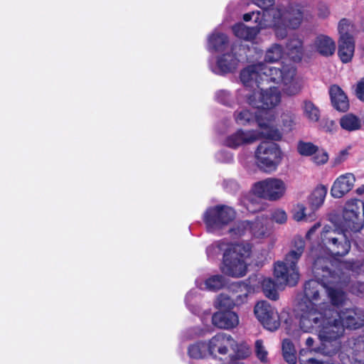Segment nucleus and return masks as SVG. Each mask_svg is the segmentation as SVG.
<instances>
[{
    "label": "nucleus",
    "instance_id": "f257e3e1",
    "mask_svg": "<svg viewBox=\"0 0 364 364\" xmlns=\"http://www.w3.org/2000/svg\"><path fill=\"white\" fill-rule=\"evenodd\" d=\"M322 286L316 280L304 286V300L299 304V327L306 333L316 331L321 342L327 349H333L343 364H364V342L350 339L341 344L343 326L335 312L325 303Z\"/></svg>",
    "mask_w": 364,
    "mask_h": 364
},
{
    "label": "nucleus",
    "instance_id": "f03ea898",
    "mask_svg": "<svg viewBox=\"0 0 364 364\" xmlns=\"http://www.w3.org/2000/svg\"><path fill=\"white\" fill-rule=\"evenodd\" d=\"M343 230L334 228L329 225L323 228L320 235L321 248L312 250L311 255L315 257L313 273L316 281L325 287L331 303L335 306L343 304L346 296L343 291L334 290V284L346 283L348 277L346 272L339 269V264L332 261L334 257H343L350 250V241L348 236V231L356 232L345 225V219L342 223Z\"/></svg>",
    "mask_w": 364,
    "mask_h": 364
},
{
    "label": "nucleus",
    "instance_id": "7ed1b4c3",
    "mask_svg": "<svg viewBox=\"0 0 364 364\" xmlns=\"http://www.w3.org/2000/svg\"><path fill=\"white\" fill-rule=\"evenodd\" d=\"M255 4L262 9V14L259 11L247 13L243 16L245 21H253L257 23L259 29L274 28L277 35L283 38L286 36L285 28H298L304 20H309L312 17L309 6L296 5L291 6L287 11L280 9L272 8L274 0H255Z\"/></svg>",
    "mask_w": 364,
    "mask_h": 364
},
{
    "label": "nucleus",
    "instance_id": "20e7f679",
    "mask_svg": "<svg viewBox=\"0 0 364 364\" xmlns=\"http://www.w3.org/2000/svg\"><path fill=\"white\" fill-rule=\"evenodd\" d=\"M261 71L266 77H261V81H257L259 85L272 81L274 83L282 84V92L287 96L299 95L303 88L302 80L296 75V68L291 65H284L282 68L267 65L262 63L251 65L243 69L240 73V80L245 85H250L252 76H257Z\"/></svg>",
    "mask_w": 364,
    "mask_h": 364
},
{
    "label": "nucleus",
    "instance_id": "39448f33",
    "mask_svg": "<svg viewBox=\"0 0 364 364\" xmlns=\"http://www.w3.org/2000/svg\"><path fill=\"white\" fill-rule=\"evenodd\" d=\"M224 251L222 272L232 277H241L247 272L246 259L252 252V246L250 243H235L228 245L219 241L207 248L208 257H214Z\"/></svg>",
    "mask_w": 364,
    "mask_h": 364
},
{
    "label": "nucleus",
    "instance_id": "423d86ee",
    "mask_svg": "<svg viewBox=\"0 0 364 364\" xmlns=\"http://www.w3.org/2000/svg\"><path fill=\"white\" fill-rule=\"evenodd\" d=\"M259 129H238L231 134L225 140V144L230 148L237 149L240 146L255 142L261 139H268L279 141L282 138V133L274 126L271 125V119L267 122L262 118L257 117Z\"/></svg>",
    "mask_w": 364,
    "mask_h": 364
},
{
    "label": "nucleus",
    "instance_id": "0eeeda50",
    "mask_svg": "<svg viewBox=\"0 0 364 364\" xmlns=\"http://www.w3.org/2000/svg\"><path fill=\"white\" fill-rule=\"evenodd\" d=\"M261 77L263 79L266 78L262 72L259 71L257 76H252V82H250V85L242 82L245 87L252 90V93L246 94L247 102L250 105L258 109L270 110L279 105L282 97L281 92L278 87L272 86L266 87L272 81L265 82L263 85L257 83V81H261Z\"/></svg>",
    "mask_w": 364,
    "mask_h": 364
},
{
    "label": "nucleus",
    "instance_id": "6e6552de",
    "mask_svg": "<svg viewBox=\"0 0 364 364\" xmlns=\"http://www.w3.org/2000/svg\"><path fill=\"white\" fill-rule=\"evenodd\" d=\"M282 158V151L277 144L263 142L255 151L256 164L264 172L276 171Z\"/></svg>",
    "mask_w": 364,
    "mask_h": 364
},
{
    "label": "nucleus",
    "instance_id": "1a4fd4ad",
    "mask_svg": "<svg viewBox=\"0 0 364 364\" xmlns=\"http://www.w3.org/2000/svg\"><path fill=\"white\" fill-rule=\"evenodd\" d=\"M235 218V210L227 205L211 207L205 212L203 220L208 232L218 233Z\"/></svg>",
    "mask_w": 364,
    "mask_h": 364
},
{
    "label": "nucleus",
    "instance_id": "9d476101",
    "mask_svg": "<svg viewBox=\"0 0 364 364\" xmlns=\"http://www.w3.org/2000/svg\"><path fill=\"white\" fill-rule=\"evenodd\" d=\"M287 183L281 178L270 177L255 183L252 191L258 197L269 201H277L284 197Z\"/></svg>",
    "mask_w": 364,
    "mask_h": 364
},
{
    "label": "nucleus",
    "instance_id": "9b49d317",
    "mask_svg": "<svg viewBox=\"0 0 364 364\" xmlns=\"http://www.w3.org/2000/svg\"><path fill=\"white\" fill-rule=\"evenodd\" d=\"M254 313L262 326L270 331H274L280 326V318L277 310L266 301L258 302Z\"/></svg>",
    "mask_w": 364,
    "mask_h": 364
},
{
    "label": "nucleus",
    "instance_id": "f8f14e48",
    "mask_svg": "<svg viewBox=\"0 0 364 364\" xmlns=\"http://www.w3.org/2000/svg\"><path fill=\"white\" fill-rule=\"evenodd\" d=\"M296 261L277 262L274 265V274L277 282L280 285L294 286L299 279V274L296 268Z\"/></svg>",
    "mask_w": 364,
    "mask_h": 364
},
{
    "label": "nucleus",
    "instance_id": "ddd939ff",
    "mask_svg": "<svg viewBox=\"0 0 364 364\" xmlns=\"http://www.w3.org/2000/svg\"><path fill=\"white\" fill-rule=\"evenodd\" d=\"M315 339L312 337H308L305 341L306 348H302L299 351V363L300 364H324L323 360L310 357L312 354H321L328 357L333 356V349H327L324 346L323 342L321 346H315Z\"/></svg>",
    "mask_w": 364,
    "mask_h": 364
},
{
    "label": "nucleus",
    "instance_id": "4468645a",
    "mask_svg": "<svg viewBox=\"0 0 364 364\" xmlns=\"http://www.w3.org/2000/svg\"><path fill=\"white\" fill-rule=\"evenodd\" d=\"M240 62V57L232 50L220 55L215 63H210V68L213 73L223 75L234 72L239 67Z\"/></svg>",
    "mask_w": 364,
    "mask_h": 364
},
{
    "label": "nucleus",
    "instance_id": "2eb2a0df",
    "mask_svg": "<svg viewBox=\"0 0 364 364\" xmlns=\"http://www.w3.org/2000/svg\"><path fill=\"white\" fill-rule=\"evenodd\" d=\"M335 314L345 328L355 330L364 326V313L358 308L344 309Z\"/></svg>",
    "mask_w": 364,
    "mask_h": 364
},
{
    "label": "nucleus",
    "instance_id": "dca6fc26",
    "mask_svg": "<svg viewBox=\"0 0 364 364\" xmlns=\"http://www.w3.org/2000/svg\"><path fill=\"white\" fill-rule=\"evenodd\" d=\"M235 341L230 335L220 333L213 336L208 346V352L212 355H226L230 348H233Z\"/></svg>",
    "mask_w": 364,
    "mask_h": 364
},
{
    "label": "nucleus",
    "instance_id": "f3484780",
    "mask_svg": "<svg viewBox=\"0 0 364 364\" xmlns=\"http://www.w3.org/2000/svg\"><path fill=\"white\" fill-rule=\"evenodd\" d=\"M310 46L313 51L324 57L333 55L336 48L334 40L324 34L316 36Z\"/></svg>",
    "mask_w": 364,
    "mask_h": 364
},
{
    "label": "nucleus",
    "instance_id": "a211bd4d",
    "mask_svg": "<svg viewBox=\"0 0 364 364\" xmlns=\"http://www.w3.org/2000/svg\"><path fill=\"white\" fill-rule=\"evenodd\" d=\"M264 117L259 113L254 114L247 108L240 107L235 111L233 117L235 122L241 126L251 125L255 121L257 122V117L262 118L265 122L270 119L271 125L274 126V116L267 112H264Z\"/></svg>",
    "mask_w": 364,
    "mask_h": 364
},
{
    "label": "nucleus",
    "instance_id": "6ab92c4d",
    "mask_svg": "<svg viewBox=\"0 0 364 364\" xmlns=\"http://www.w3.org/2000/svg\"><path fill=\"white\" fill-rule=\"evenodd\" d=\"M355 178L353 173H347L338 176L333 182L331 194L335 198H341L353 187Z\"/></svg>",
    "mask_w": 364,
    "mask_h": 364
},
{
    "label": "nucleus",
    "instance_id": "aec40b11",
    "mask_svg": "<svg viewBox=\"0 0 364 364\" xmlns=\"http://www.w3.org/2000/svg\"><path fill=\"white\" fill-rule=\"evenodd\" d=\"M212 323L218 328L230 330L237 326L239 317L232 311H218L212 316Z\"/></svg>",
    "mask_w": 364,
    "mask_h": 364
},
{
    "label": "nucleus",
    "instance_id": "412c9836",
    "mask_svg": "<svg viewBox=\"0 0 364 364\" xmlns=\"http://www.w3.org/2000/svg\"><path fill=\"white\" fill-rule=\"evenodd\" d=\"M268 217L264 215L258 216L254 223H250V232L255 238L264 239L272 234V229L268 225Z\"/></svg>",
    "mask_w": 364,
    "mask_h": 364
},
{
    "label": "nucleus",
    "instance_id": "4be33fe9",
    "mask_svg": "<svg viewBox=\"0 0 364 364\" xmlns=\"http://www.w3.org/2000/svg\"><path fill=\"white\" fill-rule=\"evenodd\" d=\"M330 95L333 107L338 111L346 112L349 108L347 96L338 85H332L330 88Z\"/></svg>",
    "mask_w": 364,
    "mask_h": 364
},
{
    "label": "nucleus",
    "instance_id": "5701e85b",
    "mask_svg": "<svg viewBox=\"0 0 364 364\" xmlns=\"http://www.w3.org/2000/svg\"><path fill=\"white\" fill-rule=\"evenodd\" d=\"M228 43V38L225 34L215 31L208 37V49L211 51L222 52L226 49Z\"/></svg>",
    "mask_w": 364,
    "mask_h": 364
},
{
    "label": "nucleus",
    "instance_id": "b1692460",
    "mask_svg": "<svg viewBox=\"0 0 364 364\" xmlns=\"http://www.w3.org/2000/svg\"><path fill=\"white\" fill-rule=\"evenodd\" d=\"M355 51V43L353 38L338 41V55L343 63L351 61Z\"/></svg>",
    "mask_w": 364,
    "mask_h": 364
},
{
    "label": "nucleus",
    "instance_id": "393cba45",
    "mask_svg": "<svg viewBox=\"0 0 364 364\" xmlns=\"http://www.w3.org/2000/svg\"><path fill=\"white\" fill-rule=\"evenodd\" d=\"M196 286L202 290L217 291L225 284V279L221 275H213L204 282L200 279L196 281Z\"/></svg>",
    "mask_w": 364,
    "mask_h": 364
},
{
    "label": "nucleus",
    "instance_id": "a878e982",
    "mask_svg": "<svg viewBox=\"0 0 364 364\" xmlns=\"http://www.w3.org/2000/svg\"><path fill=\"white\" fill-rule=\"evenodd\" d=\"M251 291V287L245 282H239L233 285L232 296L235 306L245 303Z\"/></svg>",
    "mask_w": 364,
    "mask_h": 364
},
{
    "label": "nucleus",
    "instance_id": "bb28decb",
    "mask_svg": "<svg viewBox=\"0 0 364 364\" xmlns=\"http://www.w3.org/2000/svg\"><path fill=\"white\" fill-rule=\"evenodd\" d=\"M260 29L257 26L250 28L242 23L232 27V31L235 36L248 41H254Z\"/></svg>",
    "mask_w": 364,
    "mask_h": 364
},
{
    "label": "nucleus",
    "instance_id": "cd10ccee",
    "mask_svg": "<svg viewBox=\"0 0 364 364\" xmlns=\"http://www.w3.org/2000/svg\"><path fill=\"white\" fill-rule=\"evenodd\" d=\"M288 55L294 62L301 60L303 55V43L298 37L291 38L287 46Z\"/></svg>",
    "mask_w": 364,
    "mask_h": 364
},
{
    "label": "nucleus",
    "instance_id": "c85d7f7f",
    "mask_svg": "<svg viewBox=\"0 0 364 364\" xmlns=\"http://www.w3.org/2000/svg\"><path fill=\"white\" fill-rule=\"evenodd\" d=\"M340 125L342 129L348 132H353L360 129L362 122L358 117L349 113L341 117Z\"/></svg>",
    "mask_w": 364,
    "mask_h": 364
},
{
    "label": "nucleus",
    "instance_id": "c756f323",
    "mask_svg": "<svg viewBox=\"0 0 364 364\" xmlns=\"http://www.w3.org/2000/svg\"><path fill=\"white\" fill-rule=\"evenodd\" d=\"M303 115L311 122H317L320 119L318 107L310 100H304L301 106Z\"/></svg>",
    "mask_w": 364,
    "mask_h": 364
},
{
    "label": "nucleus",
    "instance_id": "7c9ffc66",
    "mask_svg": "<svg viewBox=\"0 0 364 364\" xmlns=\"http://www.w3.org/2000/svg\"><path fill=\"white\" fill-rule=\"evenodd\" d=\"M327 193L324 186H317L309 198V203L313 209H317L323 203Z\"/></svg>",
    "mask_w": 364,
    "mask_h": 364
},
{
    "label": "nucleus",
    "instance_id": "2f4dec72",
    "mask_svg": "<svg viewBox=\"0 0 364 364\" xmlns=\"http://www.w3.org/2000/svg\"><path fill=\"white\" fill-rule=\"evenodd\" d=\"M282 352L285 360L289 364H295L296 362V350L293 343L289 339H284L282 342Z\"/></svg>",
    "mask_w": 364,
    "mask_h": 364
},
{
    "label": "nucleus",
    "instance_id": "473e14b6",
    "mask_svg": "<svg viewBox=\"0 0 364 364\" xmlns=\"http://www.w3.org/2000/svg\"><path fill=\"white\" fill-rule=\"evenodd\" d=\"M284 54L282 46L278 44H274L267 50L264 60L269 63H274L282 59Z\"/></svg>",
    "mask_w": 364,
    "mask_h": 364
},
{
    "label": "nucleus",
    "instance_id": "72a5a7b5",
    "mask_svg": "<svg viewBox=\"0 0 364 364\" xmlns=\"http://www.w3.org/2000/svg\"><path fill=\"white\" fill-rule=\"evenodd\" d=\"M208 346L205 343H196L188 348V354L191 358L195 359L203 358L207 353Z\"/></svg>",
    "mask_w": 364,
    "mask_h": 364
},
{
    "label": "nucleus",
    "instance_id": "f704fd0d",
    "mask_svg": "<svg viewBox=\"0 0 364 364\" xmlns=\"http://www.w3.org/2000/svg\"><path fill=\"white\" fill-rule=\"evenodd\" d=\"M304 241L301 238L295 240V250H291L289 253L286 255V261H296L297 262L304 252Z\"/></svg>",
    "mask_w": 364,
    "mask_h": 364
},
{
    "label": "nucleus",
    "instance_id": "c9c22d12",
    "mask_svg": "<svg viewBox=\"0 0 364 364\" xmlns=\"http://www.w3.org/2000/svg\"><path fill=\"white\" fill-rule=\"evenodd\" d=\"M262 289L267 297L272 300L278 299V293L274 282L269 278L264 279L262 282Z\"/></svg>",
    "mask_w": 364,
    "mask_h": 364
},
{
    "label": "nucleus",
    "instance_id": "e433bc0d",
    "mask_svg": "<svg viewBox=\"0 0 364 364\" xmlns=\"http://www.w3.org/2000/svg\"><path fill=\"white\" fill-rule=\"evenodd\" d=\"M338 33L340 35L339 40L353 38L351 33L353 31V26L351 25L349 21L343 18L340 21L338 26Z\"/></svg>",
    "mask_w": 364,
    "mask_h": 364
},
{
    "label": "nucleus",
    "instance_id": "4c0bfd02",
    "mask_svg": "<svg viewBox=\"0 0 364 364\" xmlns=\"http://www.w3.org/2000/svg\"><path fill=\"white\" fill-rule=\"evenodd\" d=\"M215 305L221 309H231L235 306L232 296L220 294L216 299Z\"/></svg>",
    "mask_w": 364,
    "mask_h": 364
},
{
    "label": "nucleus",
    "instance_id": "58836bf2",
    "mask_svg": "<svg viewBox=\"0 0 364 364\" xmlns=\"http://www.w3.org/2000/svg\"><path fill=\"white\" fill-rule=\"evenodd\" d=\"M318 147L311 142L300 141L297 145V151L302 156H311L316 153Z\"/></svg>",
    "mask_w": 364,
    "mask_h": 364
},
{
    "label": "nucleus",
    "instance_id": "ea45409f",
    "mask_svg": "<svg viewBox=\"0 0 364 364\" xmlns=\"http://www.w3.org/2000/svg\"><path fill=\"white\" fill-rule=\"evenodd\" d=\"M232 348L234 350L237 358L239 359L246 358L251 353V350L249 346L246 343H240L237 345L235 343L233 348Z\"/></svg>",
    "mask_w": 364,
    "mask_h": 364
},
{
    "label": "nucleus",
    "instance_id": "a19ab883",
    "mask_svg": "<svg viewBox=\"0 0 364 364\" xmlns=\"http://www.w3.org/2000/svg\"><path fill=\"white\" fill-rule=\"evenodd\" d=\"M250 230V223L249 221H242L237 224V226L230 230L233 235L240 237L245 235Z\"/></svg>",
    "mask_w": 364,
    "mask_h": 364
},
{
    "label": "nucleus",
    "instance_id": "79ce46f5",
    "mask_svg": "<svg viewBox=\"0 0 364 364\" xmlns=\"http://www.w3.org/2000/svg\"><path fill=\"white\" fill-rule=\"evenodd\" d=\"M255 353L257 357L262 362L267 361V351L266 348L264 346L263 341L262 340H257L255 341Z\"/></svg>",
    "mask_w": 364,
    "mask_h": 364
},
{
    "label": "nucleus",
    "instance_id": "37998d69",
    "mask_svg": "<svg viewBox=\"0 0 364 364\" xmlns=\"http://www.w3.org/2000/svg\"><path fill=\"white\" fill-rule=\"evenodd\" d=\"M306 208L304 205L298 203L294 206L292 210L293 218L296 221H301L305 220L306 215L305 213Z\"/></svg>",
    "mask_w": 364,
    "mask_h": 364
},
{
    "label": "nucleus",
    "instance_id": "c03bdc74",
    "mask_svg": "<svg viewBox=\"0 0 364 364\" xmlns=\"http://www.w3.org/2000/svg\"><path fill=\"white\" fill-rule=\"evenodd\" d=\"M282 123L285 132H291L295 125L294 117L290 114H284L282 116Z\"/></svg>",
    "mask_w": 364,
    "mask_h": 364
},
{
    "label": "nucleus",
    "instance_id": "a18cd8bd",
    "mask_svg": "<svg viewBox=\"0 0 364 364\" xmlns=\"http://www.w3.org/2000/svg\"><path fill=\"white\" fill-rule=\"evenodd\" d=\"M272 220L279 224L286 223L287 220V213L282 209H276L271 214Z\"/></svg>",
    "mask_w": 364,
    "mask_h": 364
},
{
    "label": "nucleus",
    "instance_id": "49530a36",
    "mask_svg": "<svg viewBox=\"0 0 364 364\" xmlns=\"http://www.w3.org/2000/svg\"><path fill=\"white\" fill-rule=\"evenodd\" d=\"M215 98L219 102L223 105H230L231 104L230 94L227 90H222L217 92L215 94Z\"/></svg>",
    "mask_w": 364,
    "mask_h": 364
},
{
    "label": "nucleus",
    "instance_id": "de8ad7c7",
    "mask_svg": "<svg viewBox=\"0 0 364 364\" xmlns=\"http://www.w3.org/2000/svg\"><path fill=\"white\" fill-rule=\"evenodd\" d=\"M315 155L313 157V161L314 163L317 164H323L327 162L328 159V156L327 153L324 151H318L314 153Z\"/></svg>",
    "mask_w": 364,
    "mask_h": 364
},
{
    "label": "nucleus",
    "instance_id": "09e8293b",
    "mask_svg": "<svg viewBox=\"0 0 364 364\" xmlns=\"http://www.w3.org/2000/svg\"><path fill=\"white\" fill-rule=\"evenodd\" d=\"M330 14L328 7L323 4H320L317 7V15L319 18H325Z\"/></svg>",
    "mask_w": 364,
    "mask_h": 364
},
{
    "label": "nucleus",
    "instance_id": "8fccbe9b",
    "mask_svg": "<svg viewBox=\"0 0 364 364\" xmlns=\"http://www.w3.org/2000/svg\"><path fill=\"white\" fill-rule=\"evenodd\" d=\"M350 291L353 294L364 297V283L353 284L350 288Z\"/></svg>",
    "mask_w": 364,
    "mask_h": 364
},
{
    "label": "nucleus",
    "instance_id": "3c124183",
    "mask_svg": "<svg viewBox=\"0 0 364 364\" xmlns=\"http://www.w3.org/2000/svg\"><path fill=\"white\" fill-rule=\"evenodd\" d=\"M357 97L362 101H364V80L360 81L356 88Z\"/></svg>",
    "mask_w": 364,
    "mask_h": 364
},
{
    "label": "nucleus",
    "instance_id": "603ef678",
    "mask_svg": "<svg viewBox=\"0 0 364 364\" xmlns=\"http://www.w3.org/2000/svg\"><path fill=\"white\" fill-rule=\"evenodd\" d=\"M321 225L319 223H316L306 233V237L310 239L311 235L320 228Z\"/></svg>",
    "mask_w": 364,
    "mask_h": 364
},
{
    "label": "nucleus",
    "instance_id": "864d4df0",
    "mask_svg": "<svg viewBox=\"0 0 364 364\" xmlns=\"http://www.w3.org/2000/svg\"><path fill=\"white\" fill-rule=\"evenodd\" d=\"M356 192L358 194H363L364 193V186H361L357 188Z\"/></svg>",
    "mask_w": 364,
    "mask_h": 364
},
{
    "label": "nucleus",
    "instance_id": "5fc2aeb1",
    "mask_svg": "<svg viewBox=\"0 0 364 364\" xmlns=\"http://www.w3.org/2000/svg\"><path fill=\"white\" fill-rule=\"evenodd\" d=\"M247 210L250 212H255L257 210L255 208H252V205H247Z\"/></svg>",
    "mask_w": 364,
    "mask_h": 364
},
{
    "label": "nucleus",
    "instance_id": "6e6d98bb",
    "mask_svg": "<svg viewBox=\"0 0 364 364\" xmlns=\"http://www.w3.org/2000/svg\"><path fill=\"white\" fill-rule=\"evenodd\" d=\"M192 294L191 292L188 293L187 295H186V303L188 304V301L190 299V297L191 296Z\"/></svg>",
    "mask_w": 364,
    "mask_h": 364
},
{
    "label": "nucleus",
    "instance_id": "4d7b16f0",
    "mask_svg": "<svg viewBox=\"0 0 364 364\" xmlns=\"http://www.w3.org/2000/svg\"><path fill=\"white\" fill-rule=\"evenodd\" d=\"M231 159H232V156H230L228 157V159H225L224 161L228 162V161H230Z\"/></svg>",
    "mask_w": 364,
    "mask_h": 364
},
{
    "label": "nucleus",
    "instance_id": "13d9d810",
    "mask_svg": "<svg viewBox=\"0 0 364 364\" xmlns=\"http://www.w3.org/2000/svg\"><path fill=\"white\" fill-rule=\"evenodd\" d=\"M341 154H346V151H343Z\"/></svg>",
    "mask_w": 364,
    "mask_h": 364
},
{
    "label": "nucleus",
    "instance_id": "bf43d9fd",
    "mask_svg": "<svg viewBox=\"0 0 364 364\" xmlns=\"http://www.w3.org/2000/svg\"><path fill=\"white\" fill-rule=\"evenodd\" d=\"M237 364H244V363H237Z\"/></svg>",
    "mask_w": 364,
    "mask_h": 364
}]
</instances>
